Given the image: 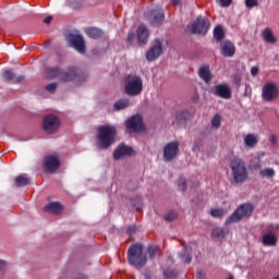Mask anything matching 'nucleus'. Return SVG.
Listing matches in <instances>:
<instances>
[{"mask_svg":"<svg viewBox=\"0 0 279 279\" xmlns=\"http://www.w3.org/2000/svg\"><path fill=\"white\" fill-rule=\"evenodd\" d=\"M149 21L153 27H158V25H162V21H165V12L160 10L150 11Z\"/></svg>","mask_w":279,"mask_h":279,"instance_id":"obj_18","label":"nucleus"},{"mask_svg":"<svg viewBox=\"0 0 279 279\" xmlns=\"http://www.w3.org/2000/svg\"><path fill=\"white\" fill-rule=\"evenodd\" d=\"M251 167H254L255 169H260V158H257L255 161H252Z\"/></svg>","mask_w":279,"mask_h":279,"instance_id":"obj_45","label":"nucleus"},{"mask_svg":"<svg viewBox=\"0 0 279 279\" xmlns=\"http://www.w3.org/2000/svg\"><path fill=\"white\" fill-rule=\"evenodd\" d=\"M113 108H114V110H125V108H130V100L129 99H120L114 102Z\"/></svg>","mask_w":279,"mask_h":279,"instance_id":"obj_31","label":"nucleus"},{"mask_svg":"<svg viewBox=\"0 0 279 279\" xmlns=\"http://www.w3.org/2000/svg\"><path fill=\"white\" fill-rule=\"evenodd\" d=\"M124 93L129 97H137L143 93V78L136 74H128L124 80Z\"/></svg>","mask_w":279,"mask_h":279,"instance_id":"obj_3","label":"nucleus"},{"mask_svg":"<svg viewBox=\"0 0 279 279\" xmlns=\"http://www.w3.org/2000/svg\"><path fill=\"white\" fill-rule=\"evenodd\" d=\"M84 33L86 36H88V38H93L94 40L104 38V31L97 27H87L84 29Z\"/></svg>","mask_w":279,"mask_h":279,"instance_id":"obj_23","label":"nucleus"},{"mask_svg":"<svg viewBox=\"0 0 279 279\" xmlns=\"http://www.w3.org/2000/svg\"><path fill=\"white\" fill-rule=\"evenodd\" d=\"M133 149L130 146H125L124 144H121L117 147V149L113 153L114 160H121V158L125 156H132Z\"/></svg>","mask_w":279,"mask_h":279,"instance_id":"obj_16","label":"nucleus"},{"mask_svg":"<svg viewBox=\"0 0 279 279\" xmlns=\"http://www.w3.org/2000/svg\"><path fill=\"white\" fill-rule=\"evenodd\" d=\"M279 97V87L276 83H265L262 88V98L264 101H276Z\"/></svg>","mask_w":279,"mask_h":279,"instance_id":"obj_8","label":"nucleus"},{"mask_svg":"<svg viewBox=\"0 0 279 279\" xmlns=\"http://www.w3.org/2000/svg\"><path fill=\"white\" fill-rule=\"evenodd\" d=\"M221 8H228L231 3L232 0H219Z\"/></svg>","mask_w":279,"mask_h":279,"instance_id":"obj_47","label":"nucleus"},{"mask_svg":"<svg viewBox=\"0 0 279 279\" xmlns=\"http://www.w3.org/2000/svg\"><path fill=\"white\" fill-rule=\"evenodd\" d=\"M279 225L270 223L266 227V233L262 238V243L265 247H276L278 245Z\"/></svg>","mask_w":279,"mask_h":279,"instance_id":"obj_6","label":"nucleus"},{"mask_svg":"<svg viewBox=\"0 0 279 279\" xmlns=\"http://www.w3.org/2000/svg\"><path fill=\"white\" fill-rule=\"evenodd\" d=\"M62 43L65 47H71V26H64L62 28Z\"/></svg>","mask_w":279,"mask_h":279,"instance_id":"obj_27","label":"nucleus"},{"mask_svg":"<svg viewBox=\"0 0 279 279\" xmlns=\"http://www.w3.org/2000/svg\"><path fill=\"white\" fill-rule=\"evenodd\" d=\"M262 178H274L276 175V170L274 168H265L259 171Z\"/></svg>","mask_w":279,"mask_h":279,"instance_id":"obj_35","label":"nucleus"},{"mask_svg":"<svg viewBox=\"0 0 279 279\" xmlns=\"http://www.w3.org/2000/svg\"><path fill=\"white\" fill-rule=\"evenodd\" d=\"M159 56H162V41L155 39V45L146 52V60L154 62V60H158Z\"/></svg>","mask_w":279,"mask_h":279,"instance_id":"obj_12","label":"nucleus"},{"mask_svg":"<svg viewBox=\"0 0 279 279\" xmlns=\"http://www.w3.org/2000/svg\"><path fill=\"white\" fill-rule=\"evenodd\" d=\"M49 45H51V41L48 40L45 43V47H49Z\"/></svg>","mask_w":279,"mask_h":279,"instance_id":"obj_58","label":"nucleus"},{"mask_svg":"<svg viewBox=\"0 0 279 279\" xmlns=\"http://www.w3.org/2000/svg\"><path fill=\"white\" fill-rule=\"evenodd\" d=\"M258 71H259L258 66H253L251 69V75H253V77H256L258 75Z\"/></svg>","mask_w":279,"mask_h":279,"instance_id":"obj_50","label":"nucleus"},{"mask_svg":"<svg viewBox=\"0 0 279 279\" xmlns=\"http://www.w3.org/2000/svg\"><path fill=\"white\" fill-rule=\"evenodd\" d=\"M51 21H53V16L50 15V16L45 17L43 22L46 25H51Z\"/></svg>","mask_w":279,"mask_h":279,"instance_id":"obj_52","label":"nucleus"},{"mask_svg":"<svg viewBox=\"0 0 279 279\" xmlns=\"http://www.w3.org/2000/svg\"><path fill=\"white\" fill-rule=\"evenodd\" d=\"M272 279H279V275L277 277L272 278Z\"/></svg>","mask_w":279,"mask_h":279,"instance_id":"obj_60","label":"nucleus"},{"mask_svg":"<svg viewBox=\"0 0 279 279\" xmlns=\"http://www.w3.org/2000/svg\"><path fill=\"white\" fill-rule=\"evenodd\" d=\"M198 77H201L203 80V82H205V84H210L211 80H213V73L210 72V65H202L198 69Z\"/></svg>","mask_w":279,"mask_h":279,"instance_id":"obj_19","label":"nucleus"},{"mask_svg":"<svg viewBox=\"0 0 279 279\" xmlns=\"http://www.w3.org/2000/svg\"><path fill=\"white\" fill-rule=\"evenodd\" d=\"M71 80L76 86L84 84L86 82V74L81 72L77 68H72Z\"/></svg>","mask_w":279,"mask_h":279,"instance_id":"obj_21","label":"nucleus"},{"mask_svg":"<svg viewBox=\"0 0 279 279\" xmlns=\"http://www.w3.org/2000/svg\"><path fill=\"white\" fill-rule=\"evenodd\" d=\"M197 279H206V275L202 271H197Z\"/></svg>","mask_w":279,"mask_h":279,"instance_id":"obj_54","label":"nucleus"},{"mask_svg":"<svg viewBox=\"0 0 279 279\" xmlns=\"http://www.w3.org/2000/svg\"><path fill=\"white\" fill-rule=\"evenodd\" d=\"M128 260L135 269H143L147 265V255L143 253V244H134L129 248Z\"/></svg>","mask_w":279,"mask_h":279,"instance_id":"obj_2","label":"nucleus"},{"mask_svg":"<svg viewBox=\"0 0 279 279\" xmlns=\"http://www.w3.org/2000/svg\"><path fill=\"white\" fill-rule=\"evenodd\" d=\"M225 36H226V33H223V27L217 26L214 29V38H215V40H217V43H221V40H223Z\"/></svg>","mask_w":279,"mask_h":279,"instance_id":"obj_33","label":"nucleus"},{"mask_svg":"<svg viewBox=\"0 0 279 279\" xmlns=\"http://www.w3.org/2000/svg\"><path fill=\"white\" fill-rule=\"evenodd\" d=\"M23 82H25V77L23 75H20L14 78L13 84H23Z\"/></svg>","mask_w":279,"mask_h":279,"instance_id":"obj_48","label":"nucleus"},{"mask_svg":"<svg viewBox=\"0 0 279 279\" xmlns=\"http://www.w3.org/2000/svg\"><path fill=\"white\" fill-rule=\"evenodd\" d=\"M29 184V178H27V174H20L15 178V186L17 189H21L22 186H27Z\"/></svg>","mask_w":279,"mask_h":279,"instance_id":"obj_28","label":"nucleus"},{"mask_svg":"<svg viewBox=\"0 0 279 279\" xmlns=\"http://www.w3.org/2000/svg\"><path fill=\"white\" fill-rule=\"evenodd\" d=\"M46 73H47L48 80H56V77H59L61 71H60V68L53 66V68H47Z\"/></svg>","mask_w":279,"mask_h":279,"instance_id":"obj_30","label":"nucleus"},{"mask_svg":"<svg viewBox=\"0 0 279 279\" xmlns=\"http://www.w3.org/2000/svg\"><path fill=\"white\" fill-rule=\"evenodd\" d=\"M187 29L191 32V34H199L201 36H206L210 29V21L206 20V17L199 16L194 23L187 25Z\"/></svg>","mask_w":279,"mask_h":279,"instance_id":"obj_7","label":"nucleus"},{"mask_svg":"<svg viewBox=\"0 0 279 279\" xmlns=\"http://www.w3.org/2000/svg\"><path fill=\"white\" fill-rule=\"evenodd\" d=\"M177 218H178V214H175L174 211H170L165 216L166 221H174V219Z\"/></svg>","mask_w":279,"mask_h":279,"instance_id":"obj_43","label":"nucleus"},{"mask_svg":"<svg viewBox=\"0 0 279 279\" xmlns=\"http://www.w3.org/2000/svg\"><path fill=\"white\" fill-rule=\"evenodd\" d=\"M135 231H136V227H130L128 229L129 234H132V232H135Z\"/></svg>","mask_w":279,"mask_h":279,"instance_id":"obj_56","label":"nucleus"},{"mask_svg":"<svg viewBox=\"0 0 279 279\" xmlns=\"http://www.w3.org/2000/svg\"><path fill=\"white\" fill-rule=\"evenodd\" d=\"M173 5H179L180 0H172Z\"/></svg>","mask_w":279,"mask_h":279,"instance_id":"obj_57","label":"nucleus"},{"mask_svg":"<svg viewBox=\"0 0 279 279\" xmlns=\"http://www.w3.org/2000/svg\"><path fill=\"white\" fill-rule=\"evenodd\" d=\"M180 149V145L178 142H171L167 144L163 148V160L167 162H170V160H173L175 156H178V151Z\"/></svg>","mask_w":279,"mask_h":279,"instance_id":"obj_13","label":"nucleus"},{"mask_svg":"<svg viewBox=\"0 0 279 279\" xmlns=\"http://www.w3.org/2000/svg\"><path fill=\"white\" fill-rule=\"evenodd\" d=\"M277 138H276V135H271L270 136V143L272 144V145H276V143H277Z\"/></svg>","mask_w":279,"mask_h":279,"instance_id":"obj_55","label":"nucleus"},{"mask_svg":"<svg viewBox=\"0 0 279 279\" xmlns=\"http://www.w3.org/2000/svg\"><path fill=\"white\" fill-rule=\"evenodd\" d=\"M147 38H149V31L147 29V26L140 25L137 28V41L138 45H146Z\"/></svg>","mask_w":279,"mask_h":279,"instance_id":"obj_22","label":"nucleus"},{"mask_svg":"<svg viewBox=\"0 0 279 279\" xmlns=\"http://www.w3.org/2000/svg\"><path fill=\"white\" fill-rule=\"evenodd\" d=\"M191 117V112L187 110H180L174 113V121L173 125H182L189 121V118Z\"/></svg>","mask_w":279,"mask_h":279,"instance_id":"obj_20","label":"nucleus"},{"mask_svg":"<svg viewBox=\"0 0 279 279\" xmlns=\"http://www.w3.org/2000/svg\"><path fill=\"white\" fill-rule=\"evenodd\" d=\"M43 167L46 173H56L60 169V159L57 156L48 155L44 158Z\"/></svg>","mask_w":279,"mask_h":279,"instance_id":"obj_10","label":"nucleus"},{"mask_svg":"<svg viewBox=\"0 0 279 279\" xmlns=\"http://www.w3.org/2000/svg\"><path fill=\"white\" fill-rule=\"evenodd\" d=\"M262 37L265 43H269L270 45H276V43H278V39L274 36V31L269 27L262 31Z\"/></svg>","mask_w":279,"mask_h":279,"instance_id":"obj_25","label":"nucleus"},{"mask_svg":"<svg viewBox=\"0 0 279 279\" xmlns=\"http://www.w3.org/2000/svg\"><path fill=\"white\" fill-rule=\"evenodd\" d=\"M4 267H8V263H5V260L0 259V271H3Z\"/></svg>","mask_w":279,"mask_h":279,"instance_id":"obj_53","label":"nucleus"},{"mask_svg":"<svg viewBox=\"0 0 279 279\" xmlns=\"http://www.w3.org/2000/svg\"><path fill=\"white\" fill-rule=\"evenodd\" d=\"M230 168L233 175V181L236 184H241L247 180V168H245V161L243 159L235 157L230 161Z\"/></svg>","mask_w":279,"mask_h":279,"instance_id":"obj_4","label":"nucleus"},{"mask_svg":"<svg viewBox=\"0 0 279 279\" xmlns=\"http://www.w3.org/2000/svg\"><path fill=\"white\" fill-rule=\"evenodd\" d=\"M82 2H72V9L73 10H82Z\"/></svg>","mask_w":279,"mask_h":279,"instance_id":"obj_49","label":"nucleus"},{"mask_svg":"<svg viewBox=\"0 0 279 279\" xmlns=\"http://www.w3.org/2000/svg\"><path fill=\"white\" fill-rule=\"evenodd\" d=\"M126 43H129V45H132V43H134V32H130L128 34Z\"/></svg>","mask_w":279,"mask_h":279,"instance_id":"obj_46","label":"nucleus"},{"mask_svg":"<svg viewBox=\"0 0 279 279\" xmlns=\"http://www.w3.org/2000/svg\"><path fill=\"white\" fill-rule=\"evenodd\" d=\"M233 82H234V84H236V86H239L241 84V75L235 74L233 76Z\"/></svg>","mask_w":279,"mask_h":279,"instance_id":"obj_51","label":"nucleus"},{"mask_svg":"<svg viewBox=\"0 0 279 279\" xmlns=\"http://www.w3.org/2000/svg\"><path fill=\"white\" fill-rule=\"evenodd\" d=\"M252 213H254V206H252V204H242L240 207L235 209V211L229 218H227L226 226L239 223V221H242V219L251 217Z\"/></svg>","mask_w":279,"mask_h":279,"instance_id":"obj_5","label":"nucleus"},{"mask_svg":"<svg viewBox=\"0 0 279 279\" xmlns=\"http://www.w3.org/2000/svg\"><path fill=\"white\" fill-rule=\"evenodd\" d=\"M226 234H228V230H225L223 228H216L211 231V236H214V239H226Z\"/></svg>","mask_w":279,"mask_h":279,"instance_id":"obj_32","label":"nucleus"},{"mask_svg":"<svg viewBox=\"0 0 279 279\" xmlns=\"http://www.w3.org/2000/svg\"><path fill=\"white\" fill-rule=\"evenodd\" d=\"M117 138V129L112 125H101L96 135V145L98 149H108Z\"/></svg>","mask_w":279,"mask_h":279,"instance_id":"obj_1","label":"nucleus"},{"mask_svg":"<svg viewBox=\"0 0 279 279\" xmlns=\"http://www.w3.org/2000/svg\"><path fill=\"white\" fill-rule=\"evenodd\" d=\"M126 128L130 132H143V117L141 114L133 116L126 121Z\"/></svg>","mask_w":279,"mask_h":279,"instance_id":"obj_14","label":"nucleus"},{"mask_svg":"<svg viewBox=\"0 0 279 279\" xmlns=\"http://www.w3.org/2000/svg\"><path fill=\"white\" fill-rule=\"evenodd\" d=\"M193 151H197V147H194V148H193Z\"/></svg>","mask_w":279,"mask_h":279,"instance_id":"obj_59","label":"nucleus"},{"mask_svg":"<svg viewBox=\"0 0 279 279\" xmlns=\"http://www.w3.org/2000/svg\"><path fill=\"white\" fill-rule=\"evenodd\" d=\"M245 5L246 8H256V5H258V0H246Z\"/></svg>","mask_w":279,"mask_h":279,"instance_id":"obj_44","label":"nucleus"},{"mask_svg":"<svg viewBox=\"0 0 279 279\" xmlns=\"http://www.w3.org/2000/svg\"><path fill=\"white\" fill-rule=\"evenodd\" d=\"M163 276L165 278L173 279V278H178V272L175 270L167 269L163 271Z\"/></svg>","mask_w":279,"mask_h":279,"instance_id":"obj_39","label":"nucleus"},{"mask_svg":"<svg viewBox=\"0 0 279 279\" xmlns=\"http://www.w3.org/2000/svg\"><path fill=\"white\" fill-rule=\"evenodd\" d=\"M71 47L77 51V53H81L84 56L86 53V40H84V36L77 34V35H71Z\"/></svg>","mask_w":279,"mask_h":279,"instance_id":"obj_11","label":"nucleus"},{"mask_svg":"<svg viewBox=\"0 0 279 279\" xmlns=\"http://www.w3.org/2000/svg\"><path fill=\"white\" fill-rule=\"evenodd\" d=\"M220 49L223 58H232L236 53V47L231 41H223Z\"/></svg>","mask_w":279,"mask_h":279,"instance_id":"obj_17","label":"nucleus"},{"mask_svg":"<svg viewBox=\"0 0 279 279\" xmlns=\"http://www.w3.org/2000/svg\"><path fill=\"white\" fill-rule=\"evenodd\" d=\"M43 128L47 134H54L60 130V119L56 114H48L44 118Z\"/></svg>","mask_w":279,"mask_h":279,"instance_id":"obj_9","label":"nucleus"},{"mask_svg":"<svg viewBox=\"0 0 279 279\" xmlns=\"http://www.w3.org/2000/svg\"><path fill=\"white\" fill-rule=\"evenodd\" d=\"M211 217H223L226 215V211L223 209H211L210 211Z\"/></svg>","mask_w":279,"mask_h":279,"instance_id":"obj_42","label":"nucleus"},{"mask_svg":"<svg viewBox=\"0 0 279 279\" xmlns=\"http://www.w3.org/2000/svg\"><path fill=\"white\" fill-rule=\"evenodd\" d=\"M59 82L61 84H66V82H71V72H60L58 76Z\"/></svg>","mask_w":279,"mask_h":279,"instance_id":"obj_36","label":"nucleus"},{"mask_svg":"<svg viewBox=\"0 0 279 279\" xmlns=\"http://www.w3.org/2000/svg\"><path fill=\"white\" fill-rule=\"evenodd\" d=\"M258 143V138L254 134H247L244 136V145L246 147H255Z\"/></svg>","mask_w":279,"mask_h":279,"instance_id":"obj_29","label":"nucleus"},{"mask_svg":"<svg viewBox=\"0 0 279 279\" xmlns=\"http://www.w3.org/2000/svg\"><path fill=\"white\" fill-rule=\"evenodd\" d=\"M191 253H192V250L189 246H185L183 251L179 253L181 260L186 265H190V263L193 260Z\"/></svg>","mask_w":279,"mask_h":279,"instance_id":"obj_26","label":"nucleus"},{"mask_svg":"<svg viewBox=\"0 0 279 279\" xmlns=\"http://www.w3.org/2000/svg\"><path fill=\"white\" fill-rule=\"evenodd\" d=\"M211 125L216 130H219V128H221V116H219V113H216L211 119Z\"/></svg>","mask_w":279,"mask_h":279,"instance_id":"obj_37","label":"nucleus"},{"mask_svg":"<svg viewBox=\"0 0 279 279\" xmlns=\"http://www.w3.org/2000/svg\"><path fill=\"white\" fill-rule=\"evenodd\" d=\"M57 88H58V83H50V84H48V85L45 87V89L47 90V93H51V94L56 93Z\"/></svg>","mask_w":279,"mask_h":279,"instance_id":"obj_41","label":"nucleus"},{"mask_svg":"<svg viewBox=\"0 0 279 279\" xmlns=\"http://www.w3.org/2000/svg\"><path fill=\"white\" fill-rule=\"evenodd\" d=\"M44 210L51 213V215H60L62 213V204L58 202L49 203L45 206Z\"/></svg>","mask_w":279,"mask_h":279,"instance_id":"obj_24","label":"nucleus"},{"mask_svg":"<svg viewBox=\"0 0 279 279\" xmlns=\"http://www.w3.org/2000/svg\"><path fill=\"white\" fill-rule=\"evenodd\" d=\"M15 77L16 75L14 74V72L10 70L4 71L2 74L3 82H12V84H14Z\"/></svg>","mask_w":279,"mask_h":279,"instance_id":"obj_34","label":"nucleus"},{"mask_svg":"<svg viewBox=\"0 0 279 279\" xmlns=\"http://www.w3.org/2000/svg\"><path fill=\"white\" fill-rule=\"evenodd\" d=\"M177 184L179 191H186V179H184V177L179 178Z\"/></svg>","mask_w":279,"mask_h":279,"instance_id":"obj_38","label":"nucleus"},{"mask_svg":"<svg viewBox=\"0 0 279 279\" xmlns=\"http://www.w3.org/2000/svg\"><path fill=\"white\" fill-rule=\"evenodd\" d=\"M157 252H158V246H156V245H149L147 248V253L150 258H154V256H156Z\"/></svg>","mask_w":279,"mask_h":279,"instance_id":"obj_40","label":"nucleus"},{"mask_svg":"<svg viewBox=\"0 0 279 279\" xmlns=\"http://www.w3.org/2000/svg\"><path fill=\"white\" fill-rule=\"evenodd\" d=\"M216 97H221V99H230L232 97V89H230L229 84H219L215 86V93Z\"/></svg>","mask_w":279,"mask_h":279,"instance_id":"obj_15","label":"nucleus"}]
</instances>
